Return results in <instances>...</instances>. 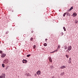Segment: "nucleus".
Instances as JSON below:
<instances>
[{"mask_svg": "<svg viewBox=\"0 0 78 78\" xmlns=\"http://www.w3.org/2000/svg\"><path fill=\"white\" fill-rule=\"evenodd\" d=\"M0 78H5V74L2 73V75L0 76Z\"/></svg>", "mask_w": 78, "mask_h": 78, "instance_id": "obj_1", "label": "nucleus"}, {"mask_svg": "<svg viewBox=\"0 0 78 78\" xmlns=\"http://www.w3.org/2000/svg\"><path fill=\"white\" fill-rule=\"evenodd\" d=\"M8 62V59H5L4 60V63L6 64Z\"/></svg>", "mask_w": 78, "mask_h": 78, "instance_id": "obj_2", "label": "nucleus"}, {"mask_svg": "<svg viewBox=\"0 0 78 78\" xmlns=\"http://www.w3.org/2000/svg\"><path fill=\"white\" fill-rule=\"evenodd\" d=\"M41 71H37L36 73L37 75H41Z\"/></svg>", "mask_w": 78, "mask_h": 78, "instance_id": "obj_3", "label": "nucleus"}, {"mask_svg": "<svg viewBox=\"0 0 78 78\" xmlns=\"http://www.w3.org/2000/svg\"><path fill=\"white\" fill-rule=\"evenodd\" d=\"M68 49L69 51H70V50H72V46H69L68 47Z\"/></svg>", "mask_w": 78, "mask_h": 78, "instance_id": "obj_4", "label": "nucleus"}, {"mask_svg": "<svg viewBox=\"0 0 78 78\" xmlns=\"http://www.w3.org/2000/svg\"><path fill=\"white\" fill-rule=\"evenodd\" d=\"M5 56H6V54H2L1 55L2 58H4V57H5Z\"/></svg>", "mask_w": 78, "mask_h": 78, "instance_id": "obj_5", "label": "nucleus"}, {"mask_svg": "<svg viewBox=\"0 0 78 78\" xmlns=\"http://www.w3.org/2000/svg\"><path fill=\"white\" fill-rule=\"evenodd\" d=\"M73 16V17H76L77 16V14L76 12H74Z\"/></svg>", "mask_w": 78, "mask_h": 78, "instance_id": "obj_6", "label": "nucleus"}, {"mask_svg": "<svg viewBox=\"0 0 78 78\" xmlns=\"http://www.w3.org/2000/svg\"><path fill=\"white\" fill-rule=\"evenodd\" d=\"M48 59L50 62H52V59H51V57H49Z\"/></svg>", "mask_w": 78, "mask_h": 78, "instance_id": "obj_7", "label": "nucleus"}, {"mask_svg": "<svg viewBox=\"0 0 78 78\" xmlns=\"http://www.w3.org/2000/svg\"><path fill=\"white\" fill-rule=\"evenodd\" d=\"M66 68V66H62L61 67V69H64Z\"/></svg>", "mask_w": 78, "mask_h": 78, "instance_id": "obj_8", "label": "nucleus"}, {"mask_svg": "<svg viewBox=\"0 0 78 78\" xmlns=\"http://www.w3.org/2000/svg\"><path fill=\"white\" fill-rule=\"evenodd\" d=\"M68 63L70 64L71 63V58H70L69 60L68 61Z\"/></svg>", "mask_w": 78, "mask_h": 78, "instance_id": "obj_9", "label": "nucleus"}, {"mask_svg": "<svg viewBox=\"0 0 78 78\" xmlns=\"http://www.w3.org/2000/svg\"><path fill=\"white\" fill-rule=\"evenodd\" d=\"M27 60H25L24 59H23V60L22 61L23 62V63H25L26 62V63H27Z\"/></svg>", "mask_w": 78, "mask_h": 78, "instance_id": "obj_10", "label": "nucleus"}, {"mask_svg": "<svg viewBox=\"0 0 78 78\" xmlns=\"http://www.w3.org/2000/svg\"><path fill=\"white\" fill-rule=\"evenodd\" d=\"M67 15H68V16H70V14L69 12H67Z\"/></svg>", "mask_w": 78, "mask_h": 78, "instance_id": "obj_11", "label": "nucleus"}, {"mask_svg": "<svg viewBox=\"0 0 78 78\" xmlns=\"http://www.w3.org/2000/svg\"><path fill=\"white\" fill-rule=\"evenodd\" d=\"M58 51V50H57V49L56 50H55V51H53V52H51V53H55V52H56L57 51Z\"/></svg>", "mask_w": 78, "mask_h": 78, "instance_id": "obj_12", "label": "nucleus"}, {"mask_svg": "<svg viewBox=\"0 0 78 78\" xmlns=\"http://www.w3.org/2000/svg\"><path fill=\"white\" fill-rule=\"evenodd\" d=\"M64 48L65 50H66V49H67V46L66 45H65Z\"/></svg>", "mask_w": 78, "mask_h": 78, "instance_id": "obj_13", "label": "nucleus"}, {"mask_svg": "<svg viewBox=\"0 0 78 78\" xmlns=\"http://www.w3.org/2000/svg\"><path fill=\"white\" fill-rule=\"evenodd\" d=\"M44 45L45 47H46V46H47V43H45L44 44Z\"/></svg>", "mask_w": 78, "mask_h": 78, "instance_id": "obj_14", "label": "nucleus"}, {"mask_svg": "<svg viewBox=\"0 0 78 78\" xmlns=\"http://www.w3.org/2000/svg\"><path fill=\"white\" fill-rule=\"evenodd\" d=\"M72 9H73V7H72L69 9V11L70 10L71 11Z\"/></svg>", "mask_w": 78, "mask_h": 78, "instance_id": "obj_15", "label": "nucleus"}, {"mask_svg": "<svg viewBox=\"0 0 78 78\" xmlns=\"http://www.w3.org/2000/svg\"><path fill=\"white\" fill-rule=\"evenodd\" d=\"M69 51H69V50H68V49L66 51H65V50H64L65 51H66V52H68V53H69Z\"/></svg>", "mask_w": 78, "mask_h": 78, "instance_id": "obj_16", "label": "nucleus"}, {"mask_svg": "<svg viewBox=\"0 0 78 78\" xmlns=\"http://www.w3.org/2000/svg\"><path fill=\"white\" fill-rule=\"evenodd\" d=\"M63 29L65 31H66V28H65V27H63Z\"/></svg>", "mask_w": 78, "mask_h": 78, "instance_id": "obj_17", "label": "nucleus"}, {"mask_svg": "<svg viewBox=\"0 0 78 78\" xmlns=\"http://www.w3.org/2000/svg\"><path fill=\"white\" fill-rule=\"evenodd\" d=\"M53 66H51L50 67V69H53Z\"/></svg>", "mask_w": 78, "mask_h": 78, "instance_id": "obj_18", "label": "nucleus"}, {"mask_svg": "<svg viewBox=\"0 0 78 78\" xmlns=\"http://www.w3.org/2000/svg\"><path fill=\"white\" fill-rule=\"evenodd\" d=\"M66 13H64L63 14V17H65V16H66Z\"/></svg>", "mask_w": 78, "mask_h": 78, "instance_id": "obj_19", "label": "nucleus"}, {"mask_svg": "<svg viewBox=\"0 0 78 78\" xmlns=\"http://www.w3.org/2000/svg\"><path fill=\"white\" fill-rule=\"evenodd\" d=\"M30 56H31V55L29 54V55H27V57H30Z\"/></svg>", "mask_w": 78, "mask_h": 78, "instance_id": "obj_20", "label": "nucleus"}, {"mask_svg": "<svg viewBox=\"0 0 78 78\" xmlns=\"http://www.w3.org/2000/svg\"><path fill=\"white\" fill-rule=\"evenodd\" d=\"M2 66L3 67H5V65L3 64H2Z\"/></svg>", "mask_w": 78, "mask_h": 78, "instance_id": "obj_21", "label": "nucleus"}, {"mask_svg": "<svg viewBox=\"0 0 78 78\" xmlns=\"http://www.w3.org/2000/svg\"><path fill=\"white\" fill-rule=\"evenodd\" d=\"M26 75L27 76H28V75H29V73H26Z\"/></svg>", "mask_w": 78, "mask_h": 78, "instance_id": "obj_22", "label": "nucleus"}, {"mask_svg": "<svg viewBox=\"0 0 78 78\" xmlns=\"http://www.w3.org/2000/svg\"><path fill=\"white\" fill-rule=\"evenodd\" d=\"M60 47H61V46L59 45H58V49H59Z\"/></svg>", "mask_w": 78, "mask_h": 78, "instance_id": "obj_23", "label": "nucleus"}, {"mask_svg": "<svg viewBox=\"0 0 78 78\" xmlns=\"http://www.w3.org/2000/svg\"><path fill=\"white\" fill-rule=\"evenodd\" d=\"M66 57H67V58H69V55H66Z\"/></svg>", "mask_w": 78, "mask_h": 78, "instance_id": "obj_24", "label": "nucleus"}, {"mask_svg": "<svg viewBox=\"0 0 78 78\" xmlns=\"http://www.w3.org/2000/svg\"><path fill=\"white\" fill-rule=\"evenodd\" d=\"M35 48H36V45H34L33 47V48H34V49H35Z\"/></svg>", "mask_w": 78, "mask_h": 78, "instance_id": "obj_25", "label": "nucleus"}, {"mask_svg": "<svg viewBox=\"0 0 78 78\" xmlns=\"http://www.w3.org/2000/svg\"><path fill=\"white\" fill-rule=\"evenodd\" d=\"M75 23H78V21H77V20H76L75 21Z\"/></svg>", "mask_w": 78, "mask_h": 78, "instance_id": "obj_26", "label": "nucleus"}, {"mask_svg": "<svg viewBox=\"0 0 78 78\" xmlns=\"http://www.w3.org/2000/svg\"><path fill=\"white\" fill-rule=\"evenodd\" d=\"M33 38L31 37L30 39V41H32V40H33Z\"/></svg>", "mask_w": 78, "mask_h": 78, "instance_id": "obj_27", "label": "nucleus"}, {"mask_svg": "<svg viewBox=\"0 0 78 78\" xmlns=\"http://www.w3.org/2000/svg\"><path fill=\"white\" fill-rule=\"evenodd\" d=\"M2 53H3V51H0V53H1V54H2Z\"/></svg>", "mask_w": 78, "mask_h": 78, "instance_id": "obj_28", "label": "nucleus"}, {"mask_svg": "<svg viewBox=\"0 0 78 78\" xmlns=\"http://www.w3.org/2000/svg\"><path fill=\"white\" fill-rule=\"evenodd\" d=\"M62 36L63 34H64V33H63L62 32Z\"/></svg>", "mask_w": 78, "mask_h": 78, "instance_id": "obj_29", "label": "nucleus"}, {"mask_svg": "<svg viewBox=\"0 0 78 78\" xmlns=\"http://www.w3.org/2000/svg\"><path fill=\"white\" fill-rule=\"evenodd\" d=\"M47 38H46V39H45V41H46V42H47Z\"/></svg>", "mask_w": 78, "mask_h": 78, "instance_id": "obj_30", "label": "nucleus"}, {"mask_svg": "<svg viewBox=\"0 0 78 78\" xmlns=\"http://www.w3.org/2000/svg\"><path fill=\"white\" fill-rule=\"evenodd\" d=\"M33 32H34V31L33 30L31 32L32 33H33Z\"/></svg>", "mask_w": 78, "mask_h": 78, "instance_id": "obj_31", "label": "nucleus"}, {"mask_svg": "<svg viewBox=\"0 0 78 78\" xmlns=\"http://www.w3.org/2000/svg\"><path fill=\"white\" fill-rule=\"evenodd\" d=\"M12 12H13V10L12 11Z\"/></svg>", "mask_w": 78, "mask_h": 78, "instance_id": "obj_32", "label": "nucleus"}]
</instances>
